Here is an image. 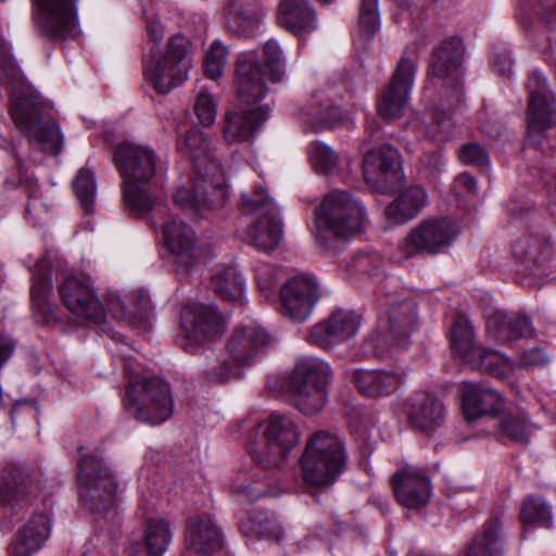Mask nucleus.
Instances as JSON below:
<instances>
[{"mask_svg":"<svg viewBox=\"0 0 556 556\" xmlns=\"http://www.w3.org/2000/svg\"><path fill=\"white\" fill-rule=\"evenodd\" d=\"M261 432L249 451L258 467L241 470L230 483L229 490L240 504H249L275 493L268 488L266 468L280 466L299 442V430L292 419L285 415L271 414L260 425Z\"/></svg>","mask_w":556,"mask_h":556,"instance_id":"obj_1","label":"nucleus"},{"mask_svg":"<svg viewBox=\"0 0 556 556\" xmlns=\"http://www.w3.org/2000/svg\"><path fill=\"white\" fill-rule=\"evenodd\" d=\"M417 321V306L414 301L400 300L391 303L379 314L377 327L363 342L357 358H386L392 345L400 344L416 330Z\"/></svg>","mask_w":556,"mask_h":556,"instance_id":"obj_5","label":"nucleus"},{"mask_svg":"<svg viewBox=\"0 0 556 556\" xmlns=\"http://www.w3.org/2000/svg\"><path fill=\"white\" fill-rule=\"evenodd\" d=\"M114 163L124 181L140 185H150L166 173L165 162L147 144H118L114 151Z\"/></svg>","mask_w":556,"mask_h":556,"instance_id":"obj_14","label":"nucleus"},{"mask_svg":"<svg viewBox=\"0 0 556 556\" xmlns=\"http://www.w3.org/2000/svg\"><path fill=\"white\" fill-rule=\"evenodd\" d=\"M201 377L208 384H222L236 375V369L225 356L208 351L201 366Z\"/></svg>","mask_w":556,"mask_h":556,"instance_id":"obj_45","label":"nucleus"},{"mask_svg":"<svg viewBox=\"0 0 556 556\" xmlns=\"http://www.w3.org/2000/svg\"><path fill=\"white\" fill-rule=\"evenodd\" d=\"M332 380L330 365L317 357L299 359L287 381L294 406L305 415L319 413L328 402V386Z\"/></svg>","mask_w":556,"mask_h":556,"instance_id":"obj_6","label":"nucleus"},{"mask_svg":"<svg viewBox=\"0 0 556 556\" xmlns=\"http://www.w3.org/2000/svg\"><path fill=\"white\" fill-rule=\"evenodd\" d=\"M308 160L319 174L331 173L339 162V155L333 149L321 141H314L307 148Z\"/></svg>","mask_w":556,"mask_h":556,"instance_id":"obj_50","label":"nucleus"},{"mask_svg":"<svg viewBox=\"0 0 556 556\" xmlns=\"http://www.w3.org/2000/svg\"><path fill=\"white\" fill-rule=\"evenodd\" d=\"M65 307L78 317L100 324L105 319V311L89 281L67 277L59 287Z\"/></svg>","mask_w":556,"mask_h":556,"instance_id":"obj_23","label":"nucleus"},{"mask_svg":"<svg viewBox=\"0 0 556 556\" xmlns=\"http://www.w3.org/2000/svg\"><path fill=\"white\" fill-rule=\"evenodd\" d=\"M362 317L353 311L337 309L312 327L307 341L323 349H332L355 337Z\"/></svg>","mask_w":556,"mask_h":556,"instance_id":"obj_21","label":"nucleus"},{"mask_svg":"<svg viewBox=\"0 0 556 556\" xmlns=\"http://www.w3.org/2000/svg\"><path fill=\"white\" fill-rule=\"evenodd\" d=\"M429 76L444 81L447 87H453L459 99V86L464 80V46L459 38L445 39L433 49Z\"/></svg>","mask_w":556,"mask_h":556,"instance_id":"obj_20","label":"nucleus"},{"mask_svg":"<svg viewBox=\"0 0 556 556\" xmlns=\"http://www.w3.org/2000/svg\"><path fill=\"white\" fill-rule=\"evenodd\" d=\"M262 16L260 11L239 8L232 2L226 12L227 28L239 36L250 35L258 27Z\"/></svg>","mask_w":556,"mask_h":556,"instance_id":"obj_46","label":"nucleus"},{"mask_svg":"<svg viewBox=\"0 0 556 556\" xmlns=\"http://www.w3.org/2000/svg\"><path fill=\"white\" fill-rule=\"evenodd\" d=\"M486 333L500 343L530 338L534 333L531 320L518 312L494 311L486 318Z\"/></svg>","mask_w":556,"mask_h":556,"instance_id":"obj_28","label":"nucleus"},{"mask_svg":"<svg viewBox=\"0 0 556 556\" xmlns=\"http://www.w3.org/2000/svg\"><path fill=\"white\" fill-rule=\"evenodd\" d=\"M173 201L181 211L198 214L206 205L205 193L197 181H188V185L176 186L173 192Z\"/></svg>","mask_w":556,"mask_h":556,"instance_id":"obj_44","label":"nucleus"},{"mask_svg":"<svg viewBox=\"0 0 556 556\" xmlns=\"http://www.w3.org/2000/svg\"><path fill=\"white\" fill-rule=\"evenodd\" d=\"M214 292L225 301L240 302L244 292L245 281L231 267L217 268L212 276Z\"/></svg>","mask_w":556,"mask_h":556,"instance_id":"obj_39","label":"nucleus"},{"mask_svg":"<svg viewBox=\"0 0 556 556\" xmlns=\"http://www.w3.org/2000/svg\"><path fill=\"white\" fill-rule=\"evenodd\" d=\"M301 118L312 131H321L336 127L342 122V112L337 106L321 108L316 103H308L301 109Z\"/></svg>","mask_w":556,"mask_h":556,"instance_id":"obj_41","label":"nucleus"},{"mask_svg":"<svg viewBox=\"0 0 556 556\" xmlns=\"http://www.w3.org/2000/svg\"><path fill=\"white\" fill-rule=\"evenodd\" d=\"M463 409L467 419L496 415L504 408L502 395L480 383L465 382L462 389Z\"/></svg>","mask_w":556,"mask_h":556,"instance_id":"obj_31","label":"nucleus"},{"mask_svg":"<svg viewBox=\"0 0 556 556\" xmlns=\"http://www.w3.org/2000/svg\"><path fill=\"white\" fill-rule=\"evenodd\" d=\"M177 149L186 157L191 159L201 177L207 174V165H213L211 141L199 128H191L180 137L177 141Z\"/></svg>","mask_w":556,"mask_h":556,"instance_id":"obj_35","label":"nucleus"},{"mask_svg":"<svg viewBox=\"0 0 556 556\" xmlns=\"http://www.w3.org/2000/svg\"><path fill=\"white\" fill-rule=\"evenodd\" d=\"M220 546V531L211 518L191 517L188 520L184 556H210Z\"/></svg>","mask_w":556,"mask_h":556,"instance_id":"obj_29","label":"nucleus"},{"mask_svg":"<svg viewBox=\"0 0 556 556\" xmlns=\"http://www.w3.org/2000/svg\"><path fill=\"white\" fill-rule=\"evenodd\" d=\"M77 0H34L33 21L48 40H66L79 35Z\"/></svg>","mask_w":556,"mask_h":556,"instance_id":"obj_12","label":"nucleus"},{"mask_svg":"<svg viewBox=\"0 0 556 556\" xmlns=\"http://www.w3.org/2000/svg\"><path fill=\"white\" fill-rule=\"evenodd\" d=\"M278 23L299 36L309 34L317 27L315 12L306 0H281Z\"/></svg>","mask_w":556,"mask_h":556,"instance_id":"obj_33","label":"nucleus"},{"mask_svg":"<svg viewBox=\"0 0 556 556\" xmlns=\"http://www.w3.org/2000/svg\"><path fill=\"white\" fill-rule=\"evenodd\" d=\"M264 54L267 61L268 79L273 83H279L283 76L282 51L278 42L274 39L267 40L264 45Z\"/></svg>","mask_w":556,"mask_h":556,"instance_id":"obj_55","label":"nucleus"},{"mask_svg":"<svg viewBox=\"0 0 556 556\" xmlns=\"http://www.w3.org/2000/svg\"><path fill=\"white\" fill-rule=\"evenodd\" d=\"M0 68L3 73L5 84L13 89H21L25 85V77L17 65V62L10 52V49L2 43L0 46Z\"/></svg>","mask_w":556,"mask_h":556,"instance_id":"obj_54","label":"nucleus"},{"mask_svg":"<svg viewBox=\"0 0 556 556\" xmlns=\"http://www.w3.org/2000/svg\"><path fill=\"white\" fill-rule=\"evenodd\" d=\"M271 343V337L260 326L236 328L226 345L228 355L237 366L250 365Z\"/></svg>","mask_w":556,"mask_h":556,"instance_id":"obj_25","label":"nucleus"},{"mask_svg":"<svg viewBox=\"0 0 556 556\" xmlns=\"http://www.w3.org/2000/svg\"><path fill=\"white\" fill-rule=\"evenodd\" d=\"M458 155L459 160L466 165L488 167L490 164L488 151L477 142L464 144Z\"/></svg>","mask_w":556,"mask_h":556,"instance_id":"obj_57","label":"nucleus"},{"mask_svg":"<svg viewBox=\"0 0 556 556\" xmlns=\"http://www.w3.org/2000/svg\"><path fill=\"white\" fill-rule=\"evenodd\" d=\"M245 215H257V220L245 230V239L260 251H273L283 237V226L278 218V206L263 188L243 194L239 204Z\"/></svg>","mask_w":556,"mask_h":556,"instance_id":"obj_10","label":"nucleus"},{"mask_svg":"<svg viewBox=\"0 0 556 556\" xmlns=\"http://www.w3.org/2000/svg\"><path fill=\"white\" fill-rule=\"evenodd\" d=\"M235 86L238 99L251 108L268 93L264 67L258 63L254 52H242L236 62Z\"/></svg>","mask_w":556,"mask_h":556,"instance_id":"obj_22","label":"nucleus"},{"mask_svg":"<svg viewBox=\"0 0 556 556\" xmlns=\"http://www.w3.org/2000/svg\"><path fill=\"white\" fill-rule=\"evenodd\" d=\"M225 327V319L215 305L188 303L180 312L179 344L186 352L194 353L195 344L220 336Z\"/></svg>","mask_w":556,"mask_h":556,"instance_id":"obj_13","label":"nucleus"},{"mask_svg":"<svg viewBox=\"0 0 556 556\" xmlns=\"http://www.w3.org/2000/svg\"><path fill=\"white\" fill-rule=\"evenodd\" d=\"M363 176L367 185L377 191H391L401 179L397 150L390 144H383L368 151L363 161Z\"/></svg>","mask_w":556,"mask_h":556,"instance_id":"obj_18","label":"nucleus"},{"mask_svg":"<svg viewBox=\"0 0 556 556\" xmlns=\"http://www.w3.org/2000/svg\"><path fill=\"white\" fill-rule=\"evenodd\" d=\"M190 41L180 35L172 36L165 51L143 65V77L157 93L166 94L179 87L191 68Z\"/></svg>","mask_w":556,"mask_h":556,"instance_id":"obj_8","label":"nucleus"},{"mask_svg":"<svg viewBox=\"0 0 556 556\" xmlns=\"http://www.w3.org/2000/svg\"><path fill=\"white\" fill-rule=\"evenodd\" d=\"M427 203L425 189L418 186L403 190L387 207L386 215L395 224H404L415 218Z\"/></svg>","mask_w":556,"mask_h":556,"instance_id":"obj_34","label":"nucleus"},{"mask_svg":"<svg viewBox=\"0 0 556 556\" xmlns=\"http://www.w3.org/2000/svg\"><path fill=\"white\" fill-rule=\"evenodd\" d=\"M84 451V447L79 450L81 456L77 472L81 504L97 522L103 520L116 523L118 513L115 497L118 482L115 472L100 457Z\"/></svg>","mask_w":556,"mask_h":556,"instance_id":"obj_2","label":"nucleus"},{"mask_svg":"<svg viewBox=\"0 0 556 556\" xmlns=\"http://www.w3.org/2000/svg\"><path fill=\"white\" fill-rule=\"evenodd\" d=\"M403 410L408 422L426 432L431 433L445 420V406L440 397L432 393H417L407 399Z\"/></svg>","mask_w":556,"mask_h":556,"instance_id":"obj_26","label":"nucleus"},{"mask_svg":"<svg viewBox=\"0 0 556 556\" xmlns=\"http://www.w3.org/2000/svg\"><path fill=\"white\" fill-rule=\"evenodd\" d=\"M351 268L357 274L378 277L382 269V261L375 255L359 254L353 260Z\"/></svg>","mask_w":556,"mask_h":556,"instance_id":"obj_59","label":"nucleus"},{"mask_svg":"<svg viewBox=\"0 0 556 556\" xmlns=\"http://www.w3.org/2000/svg\"><path fill=\"white\" fill-rule=\"evenodd\" d=\"M162 233L166 247L175 255L178 268L188 271L197 263V238L193 229L182 220L166 215Z\"/></svg>","mask_w":556,"mask_h":556,"instance_id":"obj_24","label":"nucleus"},{"mask_svg":"<svg viewBox=\"0 0 556 556\" xmlns=\"http://www.w3.org/2000/svg\"><path fill=\"white\" fill-rule=\"evenodd\" d=\"M139 182L123 181V201L129 212L144 217L155 205V201Z\"/></svg>","mask_w":556,"mask_h":556,"instance_id":"obj_48","label":"nucleus"},{"mask_svg":"<svg viewBox=\"0 0 556 556\" xmlns=\"http://www.w3.org/2000/svg\"><path fill=\"white\" fill-rule=\"evenodd\" d=\"M453 123L450 117L443 119H435L431 126L430 131L433 138L438 141H447L452 136Z\"/></svg>","mask_w":556,"mask_h":556,"instance_id":"obj_61","label":"nucleus"},{"mask_svg":"<svg viewBox=\"0 0 556 556\" xmlns=\"http://www.w3.org/2000/svg\"><path fill=\"white\" fill-rule=\"evenodd\" d=\"M467 556H503L502 523L497 517L485 521L482 533L473 539Z\"/></svg>","mask_w":556,"mask_h":556,"instance_id":"obj_38","label":"nucleus"},{"mask_svg":"<svg viewBox=\"0 0 556 556\" xmlns=\"http://www.w3.org/2000/svg\"><path fill=\"white\" fill-rule=\"evenodd\" d=\"M73 189L81 207L87 213L92 212L97 192L93 173L89 169H80L73 181Z\"/></svg>","mask_w":556,"mask_h":556,"instance_id":"obj_51","label":"nucleus"},{"mask_svg":"<svg viewBox=\"0 0 556 556\" xmlns=\"http://www.w3.org/2000/svg\"><path fill=\"white\" fill-rule=\"evenodd\" d=\"M10 116L16 128L30 144H37L43 153L58 154L63 148V136L53 122L41 123V106L34 99L16 96L10 106Z\"/></svg>","mask_w":556,"mask_h":556,"instance_id":"obj_11","label":"nucleus"},{"mask_svg":"<svg viewBox=\"0 0 556 556\" xmlns=\"http://www.w3.org/2000/svg\"><path fill=\"white\" fill-rule=\"evenodd\" d=\"M319 296L318 283L313 277L296 275L281 287L282 313L295 323H303L311 316Z\"/></svg>","mask_w":556,"mask_h":556,"instance_id":"obj_19","label":"nucleus"},{"mask_svg":"<svg viewBox=\"0 0 556 556\" xmlns=\"http://www.w3.org/2000/svg\"><path fill=\"white\" fill-rule=\"evenodd\" d=\"M358 27L367 37L375 36L380 28L379 0H361Z\"/></svg>","mask_w":556,"mask_h":556,"instance_id":"obj_53","label":"nucleus"},{"mask_svg":"<svg viewBox=\"0 0 556 556\" xmlns=\"http://www.w3.org/2000/svg\"><path fill=\"white\" fill-rule=\"evenodd\" d=\"M194 112L203 126H210L215 122L216 101L206 89H202L197 96Z\"/></svg>","mask_w":556,"mask_h":556,"instance_id":"obj_56","label":"nucleus"},{"mask_svg":"<svg viewBox=\"0 0 556 556\" xmlns=\"http://www.w3.org/2000/svg\"><path fill=\"white\" fill-rule=\"evenodd\" d=\"M134 307L130 308L131 313L137 315V325L142 330H148L150 327V316L152 314V305L150 296L143 291L138 290L132 295Z\"/></svg>","mask_w":556,"mask_h":556,"instance_id":"obj_58","label":"nucleus"},{"mask_svg":"<svg viewBox=\"0 0 556 556\" xmlns=\"http://www.w3.org/2000/svg\"><path fill=\"white\" fill-rule=\"evenodd\" d=\"M123 404L136 419L155 426L172 416L174 401L165 380L155 376H130Z\"/></svg>","mask_w":556,"mask_h":556,"instance_id":"obj_7","label":"nucleus"},{"mask_svg":"<svg viewBox=\"0 0 556 556\" xmlns=\"http://www.w3.org/2000/svg\"><path fill=\"white\" fill-rule=\"evenodd\" d=\"M547 362L545 352L541 348H533L521 354L519 364L522 367H534Z\"/></svg>","mask_w":556,"mask_h":556,"instance_id":"obj_62","label":"nucleus"},{"mask_svg":"<svg viewBox=\"0 0 556 556\" xmlns=\"http://www.w3.org/2000/svg\"><path fill=\"white\" fill-rule=\"evenodd\" d=\"M173 539L170 526L163 518L150 519L144 529V543L151 556H162Z\"/></svg>","mask_w":556,"mask_h":556,"instance_id":"obj_43","label":"nucleus"},{"mask_svg":"<svg viewBox=\"0 0 556 556\" xmlns=\"http://www.w3.org/2000/svg\"><path fill=\"white\" fill-rule=\"evenodd\" d=\"M301 479L307 486L328 488L343 472L346 453L343 440L333 432L312 433L299 459Z\"/></svg>","mask_w":556,"mask_h":556,"instance_id":"obj_3","label":"nucleus"},{"mask_svg":"<svg viewBox=\"0 0 556 556\" xmlns=\"http://www.w3.org/2000/svg\"><path fill=\"white\" fill-rule=\"evenodd\" d=\"M416 73L415 61L403 54L377 104L378 113L382 118L390 121L403 115L409 101Z\"/></svg>","mask_w":556,"mask_h":556,"instance_id":"obj_17","label":"nucleus"},{"mask_svg":"<svg viewBox=\"0 0 556 556\" xmlns=\"http://www.w3.org/2000/svg\"><path fill=\"white\" fill-rule=\"evenodd\" d=\"M108 306L114 318L127 321L131 325H137V315L130 312V308L127 307L119 294H110L108 299Z\"/></svg>","mask_w":556,"mask_h":556,"instance_id":"obj_60","label":"nucleus"},{"mask_svg":"<svg viewBox=\"0 0 556 556\" xmlns=\"http://www.w3.org/2000/svg\"><path fill=\"white\" fill-rule=\"evenodd\" d=\"M356 390L369 399L387 397L405 382V374L384 369L356 368L351 374Z\"/></svg>","mask_w":556,"mask_h":556,"instance_id":"obj_27","label":"nucleus"},{"mask_svg":"<svg viewBox=\"0 0 556 556\" xmlns=\"http://www.w3.org/2000/svg\"><path fill=\"white\" fill-rule=\"evenodd\" d=\"M473 369L497 378H504L513 368L510 361L501 353L480 346L466 362Z\"/></svg>","mask_w":556,"mask_h":556,"instance_id":"obj_40","label":"nucleus"},{"mask_svg":"<svg viewBox=\"0 0 556 556\" xmlns=\"http://www.w3.org/2000/svg\"><path fill=\"white\" fill-rule=\"evenodd\" d=\"M270 108L254 106L228 112L225 117L224 138L229 143H240L251 139L253 134L269 117Z\"/></svg>","mask_w":556,"mask_h":556,"instance_id":"obj_30","label":"nucleus"},{"mask_svg":"<svg viewBox=\"0 0 556 556\" xmlns=\"http://www.w3.org/2000/svg\"><path fill=\"white\" fill-rule=\"evenodd\" d=\"M553 250V244L546 238L529 235L516 241L513 254L517 261L532 270L541 266L542 262L552 255Z\"/></svg>","mask_w":556,"mask_h":556,"instance_id":"obj_36","label":"nucleus"},{"mask_svg":"<svg viewBox=\"0 0 556 556\" xmlns=\"http://www.w3.org/2000/svg\"><path fill=\"white\" fill-rule=\"evenodd\" d=\"M529 102L527 110L528 140L542 149L546 142V130L556 121L554 96L543 75L534 72L528 79Z\"/></svg>","mask_w":556,"mask_h":556,"instance_id":"obj_15","label":"nucleus"},{"mask_svg":"<svg viewBox=\"0 0 556 556\" xmlns=\"http://www.w3.org/2000/svg\"><path fill=\"white\" fill-rule=\"evenodd\" d=\"M52 290L51 269L37 263L33 273L30 301L35 309L47 313L49 311L48 298Z\"/></svg>","mask_w":556,"mask_h":556,"instance_id":"obj_47","label":"nucleus"},{"mask_svg":"<svg viewBox=\"0 0 556 556\" xmlns=\"http://www.w3.org/2000/svg\"><path fill=\"white\" fill-rule=\"evenodd\" d=\"M421 163L427 166L431 173L440 172L444 166L443 155L441 149H438L431 153H425L421 156Z\"/></svg>","mask_w":556,"mask_h":556,"instance_id":"obj_63","label":"nucleus"},{"mask_svg":"<svg viewBox=\"0 0 556 556\" xmlns=\"http://www.w3.org/2000/svg\"><path fill=\"white\" fill-rule=\"evenodd\" d=\"M519 520L523 532L530 528L548 527L552 520L551 506L541 497L529 495L521 503Z\"/></svg>","mask_w":556,"mask_h":556,"instance_id":"obj_42","label":"nucleus"},{"mask_svg":"<svg viewBox=\"0 0 556 556\" xmlns=\"http://www.w3.org/2000/svg\"><path fill=\"white\" fill-rule=\"evenodd\" d=\"M452 350L466 363L480 348L476 344V333L469 317L465 314L455 316L450 330Z\"/></svg>","mask_w":556,"mask_h":556,"instance_id":"obj_37","label":"nucleus"},{"mask_svg":"<svg viewBox=\"0 0 556 556\" xmlns=\"http://www.w3.org/2000/svg\"><path fill=\"white\" fill-rule=\"evenodd\" d=\"M460 235L459 225L447 217H429L415 225L396 247L402 260L445 253Z\"/></svg>","mask_w":556,"mask_h":556,"instance_id":"obj_9","label":"nucleus"},{"mask_svg":"<svg viewBox=\"0 0 556 556\" xmlns=\"http://www.w3.org/2000/svg\"><path fill=\"white\" fill-rule=\"evenodd\" d=\"M314 214L312 232L316 242L324 248H329L332 237L346 238L361 231L366 220L364 205L341 189L325 194Z\"/></svg>","mask_w":556,"mask_h":556,"instance_id":"obj_4","label":"nucleus"},{"mask_svg":"<svg viewBox=\"0 0 556 556\" xmlns=\"http://www.w3.org/2000/svg\"><path fill=\"white\" fill-rule=\"evenodd\" d=\"M256 280L258 289L264 293L270 292L275 288L277 282L276 278H274L270 273L265 274L264 277L261 274H258Z\"/></svg>","mask_w":556,"mask_h":556,"instance_id":"obj_64","label":"nucleus"},{"mask_svg":"<svg viewBox=\"0 0 556 556\" xmlns=\"http://www.w3.org/2000/svg\"><path fill=\"white\" fill-rule=\"evenodd\" d=\"M228 53V47L219 39L210 45L203 58L204 73L208 78L215 80L223 76Z\"/></svg>","mask_w":556,"mask_h":556,"instance_id":"obj_49","label":"nucleus"},{"mask_svg":"<svg viewBox=\"0 0 556 556\" xmlns=\"http://www.w3.org/2000/svg\"><path fill=\"white\" fill-rule=\"evenodd\" d=\"M395 501L404 508L419 510L432 496V482L427 470L413 464L401 465L391 476Z\"/></svg>","mask_w":556,"mask_h":556,"instance_id":"obj_16","label":"nucleus"},{"mask_svg":"<svg viewBox=\"0 0 556 556\" xmlns=\"http://www.w3.org/2000/svg\"><path fill=\"white\" fill-rule=\"evenodd\" d=\"M500 432L515 443L527 445L532 434V425L525 416H510L501 421Z\"/></svg>","mask_w":556,"mask_h":556,"instance_id":"obj_52","label":"nucleus"},{"mask_svg":"<svg viewBox=\"0 0 556 556\" xmlns=\"http://www.w3.org/2000/svg\"><path fill=\"white\" fill-rule=\"evenodd\" d=\"M51 522L47 515H34L14 535L9 552L13 556H31L37 553L50 535Z\"/></svg>","mask_w":556,"mask_h":556,"instance_id":"obj_32","label":"nucleus"}]
</instances>
